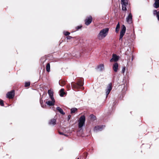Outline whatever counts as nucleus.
Listing matches in <instances>:
<instances>
[{
  "label": "nucleus",
  "instance_id": "obj_1",
  "mask_svg": "<svg viewBox=\"0 0 159 159\" xmlns=\"http://www.w3.org/2000/svg\"><path fill=\"white\" fill-rule=\"evenodd\" d=\"M109 31V28H105L101 30L97 35V38L99 40L104 38L108 35Z\"/></svg>",
  "mask_w": 159,
  "mask_h": 159
},
{
  "label": "nucleus",
  "instance_id": "obj_36",
  "mask_svg": "<svg viewBox=\"0 0 159 159\" xmlns=\"http://www.w3.org/2000/svg\"><path fill=\"white\" fill-rule=\"evenodd\" d=\"M59 83V84H60L61 86H63V85H61L60 84V83Z\"/></svg>",
  "mask_w": 159,
  "mask_h": 159
},
{
  "label": "nucleus",
  "instance_id": "obj_23",
  "mask_svg": "<svg viewBox=\"0 0 159 159\" xmlns=\"http://www.w3.org/2000/svg\"><path fill=\"white\" fill-rule=\"evenodd\" d=\"M77 110V109L75 108H73L71 109V113H73L75 112Z\"/></svg>",
  "mask_w": 159,
  "mask_h": 159
},
{
  "label": "nucleus",
  "instance_id": "obj_22",
  "mask_svg": "<svg viewBox=\"0 0 159 159\" xmlns=\"http://www.w3.org/2000/svg\"><path fill=\"white\" fill-rule=\"evenodd\" d=\"M50 64L49 63H48L47 64L46 66V71L48 72H49L50 71Z\"/></svg>",
  "mask_w": 159,
  "mask_h": 159
},
{
  "label": "nucleus",
  "instance_id": "obj_20",
  "mask_svg": "<svg viewBox=\"0 0 159 159\" xmlns=\"http://www.w3.org/2000/svg\"><path fill=\"white\" fill-rule=\"evenodd\" d=\"M60 95L61 97H63L65 94V93L64 92V89H61L60 91Z\"/></svg>",
  "mask_w": 159,
  "mask_h": 159
},
{
  "label": "nucleus",
  "instance_id": "obj_4",
  "mask_svg": "<svg viewBox=\"0 0 159 159\" xmlns=\"http://www.w3.org/2000/svg\"><path fill=\"white\" fill-rule=\"evenodd\" d=\"M125 31L126 27L124 25H123L122 26V28L120 32L119 38L120 40H122L123 37L125 33Z\"/></svg>",
  "mask_w": 159,
  "mask_h": 159
},
{
  "label": "nucleus",
  "instance_id": "obj_24",
  "mask_svg": "<svg viewBox=\"0 0 159 159\" xmlns=\"http://www.w3.org/2000/svg\"><path fill=\"white\" fill-rule=\"evenodd\" d=\"M90 118L93 120H94L96 119V117L94 115L92 114L90 116Z\"/></svg>",
  "mask_w": 159,
  "mask_h": 159
},
{
  "label": "nucleus",
  "instance_id": "obj_19",
  "mask_svg": "<svg viewBox=\"0 0 159 159\" xmlns=\"http://www.w3.org/2000/svg\"><path fill=\"white\" fill-rule=\"evenodd\" d=\"M153 6L155 8H157L159 7V2L155 1Z\"/></svg>",
  "mask_w": 159,
  "mask_h": 159
},
{
  "label": "nucleus",
  "instance_id": "obj_31",
  "mask_svg": "<svg viewBox=\"0 0 159 159\" xmlns=\"http://www.w3.org/2000/svg\"><path fill=\"white\" fill-rule=\"evenodd\" d=\"M67 39H70L72 38V37L70 36H68L67 37Z\"/></svg>",
  "mask_w": 159,
  "mask_h": 159
},
{
  "label": "nucleus",
  "instance_id": "obj_33",
  "mask_svg": "<svg viewBox=\"0 0 159 159\" xmlns=\"http://www.w3.org/2000/svg\"><path fill=\"white\" fill-rule=\"evenodd\" d=\"M59 134H61V135H65V136H66V135L65 134H64V133L62 132H59Z\"/></svg>",
  "mask_w": 159,
  "mask_h": 159
},
{
  "label": "nucleus",
  "instance_id": "obj_14",
  "mask_svg": "<svg viewBox=\"0 0 159 159\" xmlns=\"http://www.w3.org/2000/svg\"><path fill=\"white\" fill-rule=\"evenodd\" d=\"M97 69H98L100 71H102L104 69V65L102 64H101L97 67Z\"/></svg>",
  "mask_w": 159,
  "mask_h": 159
},
{
  "label": "nucleus",
  "instance_id": "obj_2",
  "mask_svg": "<svg viewBox=\"0 0 159 159\" xmlns=\"http://www.w3.org/2000/svg\"><path fill=\"white\" fill-rule=\"evenodd\" d=\"M85 117L84 116H81L79 118L78 123V127L80 129V130L82 129L83 126L85 125Z\"/></svg>",
  "mask_w": 159,
  "mask_h": 159
},
{
  "label": "nucleus",
  "instance_id": "obj_9",
  "mask_svg": "<svg viewBox=\"0 0 159 159\" xmlns=\"http://www.w3.org/2000/svg\"><path fill=\"white\" fill-rule=\"evenodd\" d=\"M112 89V84L111 83L109 84L108 85L107 87L106 91V95L107 97L109 94L110 91Z\"/></svg>",
  "mask_w": 159,
  "mask_h": 159
},
{
  "label": "nucleus",
  "instance_id": "obj_30",
  "mask_svg": "<svg viewBox=\"0 0 159 159\" xmlns=\"http://www.w3.org/2000/svg\"><path fill=\"white\" fill-rule=\"evenodd\" d=\"M40 103L41 105V107H43V108H45V107H46V106L45 105L44 106V105H43L42 104V102L40 100Z\"/></svg>",
  "mask_w": 159,
  "mask_h": 159
},
{
  "label": "nucleus",
  "instance_id": "obj_7",
  "mask_svg": "<svg viewBox=\"0 0 159 159\" xmlns=\"http://www.w3.org/2000/svg\"><path fill=\"white\" fill-rule=\"evenodd\" d=\"M126 21L129 24H130L132 23V16L131 13H129L128 16L126 17Z\"/></svg>",
  "mask_w": 159,
  "mask_h": 159
},
{
  "label": "nucleus",
  "instance_id": "obj_11",
  "mask_svg": "<svg viewBox=\"0 0 159 159\" xmlns=\"http://www.w3.org/2000/svg\"><path fill=\"white\" fill-rule=\"evenodd\" d=\"M51 101H48L46 102V103L49 106H53L54 105L55 101L54 98H50Z\"/></svg>",
  "mask_w": 159,
  "mask_h": 159
},
{
  "label": "nucleus",
  "instance_id": "obj_5",
  "mask_svg": "<svg viewBox=\"0 0 159 159\" xmlns=\"http://www.w3.org/2000/svg\"><path fill=\"white\" fill-rule=\"evenodd\" d=\"M121 4L122 5V9L123 11H126L127 10L128 2L127 0H121Z\"/></svg>",
  "mask_w": 159,
  "mask_h": 159
},
{
  "label": "nucleus",
  "instance_id": "obj_25",
  "mask_svg": "<svg viewBox=\"0 0 159 159\" xmlns=\"http://www.w3.org/2000/svg\"><path fill=\"white\" fill-rule=\"evenodd\" d=\"M30 85V82H26L25 83V87L29 86Z\"/></svg>",
  "mask_w": 159,
  "mask_h": 159
},
{
  "label": "nucleus",
  "instance_id": "obj_37",
  "mask_svg": "<svg viewBox=\"0 0 159 159\" xmlns=\"http://www.w3.org/2000/svg\"><path fill=\"white\" fill-rule=\"evenodd\" d=\"M77 159H79V158H78Z\"/></svg>",
  "mask_w": 159,
  "mask_h": 159
},
{
  "label": "nucleus",
  "instance_id": "obj_27",
  "mask_svg": "<svg viewBox=\"0 0 159 159\" xmlns=\"http://www.w3.org/2000/svg\"><path fill=\"white\" fill-rule=\"evenodd\" d=\"M0 105L2 106H4V104L3 103V101L1 99H0Z\"/></svg>",
  "mask_w": 159,
  "mask_h": 159
},
{
  "label": "nucleus",
  "instance_id": "obj_21",
  "mask_svg": "<svg viewBox=\"0 0 159 159\" xmlns=\"http://www.w3.org/2000/svg\"><path fill=\"white\" fill-rule=\"evenodd\" d=\"M120 28V25L119 23H118V24L117 25L116 28V33H117L118 32Z\"/></svg>",
  "mask_w": 159,
  "mask_h": 159
},
{
  "label": "nucleus",
  "instance_id": "obj_17",
  "mask_svg": "<svg viewBox=\"0 0 159 159\" xmlns=\"http://www.w3.org/2000/svg\"><path fill=\"white\" fill-rule=\"evenodd\" d=\"M50 125H54L56 124V120L55 119H52L49 122Z\"/></svg>",
  "mask_w": 159,
  "mask_h": 159
},
{
  "label": "nucleus",
  "instance_id": "obj_35",
  "mask_svg": "<svg viewBox=\"0 0 159 159\" xmlns=\"http://www.w3.org/2000/svg\"><path fill=\"white\" fill-rule=\"evenodd\" d=\"M65 84V82H64L63 83V85H64Z\"/></svg>",
  "mask_w": 159,
  "mask_h": 159
},
{
  "label": "nucleus",
  "instance_id": "obj_8",
  "mask_svg": "<svg viewBox=\"0 0 159 159\" xmlns=\"http://www.w3.org/2000/svg\"><path fill=\"white\" fill-rule=\"evenodd\" d=\"M119 59V57L116 54H113L112 56V58L110 59V61L111 62H116Z\"/></svg>",
  "mask_w": 159,
  "mask_h": 159
},
{
  "label": "nucleus",
  "instance_id": "obj_6",
  "mask_svg": "<svg viewBox=\"0 0 159 159\" xmlns=\"http://www.w3.org/2000/svg\"><path fill=\"white\" fill-rule=\"evenodd\" d=\"M15 93L14 90H12L11 91L8 92L7 94V97L11 99L14 96Z\"/></svg>",
  "mask_w": 159,
  "mask_h": 159
},
{
  "label": "nucleus",
  "instance_id": "obj_3",
  "mask_svg": "<svg viewBox=\"0 0 159 159\" xmlns=\"http://www.w3.org/2000/svg\"><path fill=\"white\" fill-rule=\"evenodd\" d=\"M71 84V86L74 88L78 89L83 86V83L82 80H80L77 83H73Z\"/></svg>",
  "mask_w": 159,
  "mask_h": 159
},
{
  "label": "nucleus",
  "instance_id": "obj_29",
  "mask_svg": "<svg viewBox=\"0 0 159 159\" xmlns=\"http://www.w3.org/2000/svg\"><path fill=\"white\" fill-rule=\"evenodd\" d=\"M125 67H124L122 68L121 72L122 73H124L125 70Z\"/></svg>",
  "mask_w": 159,
  "mask_h": 159
},
{
  "label": "nucleus",
  "instance_id": "obj_18",
  "mask_svg": "<svg viewBox=\"0 0 159 159\" xmlns=\"http://www.w3.org/2000/svg\"><path fill=\"white\" fill-rule=\"evenodd\" d=\"M57 110L59 111L61 114L62 115L65 114V113L63 111L62 109L59 107H57L56 108Z\"/></svg>",
  "mask_w": 159,
  "mask_h": 159
},
{
  "label": "nucleus",
  "instance_id": "obj_32",
  "mask_svg": "<svg viewBox=\"0 0 159 159\" xmlns=\"http://www.w3.org/2000/svg\"><path fill=\"white\" fill-rule=\"evenodd\" d=\"M71 116L70 115H69L68 116V120H69Z\"/></svg>",
  "mask_w": 159,
  "mask_h": 159
},
{
  "label": "nucleus",
  "instance_id": "obj_28",
  "mask_svg": "<svg viewBox=\"0 0 159 159\" xmlns=\"http://www.w3.org/2000/svg\"><path fill=\"white\" fill-rule=\"evenodd\" d=\"M82 25H80L79 26H77L76 27V29L77 30H79V29H81L82 28Z\"/></svg>",
  "mask_w": 159,
  "mask_h": 159
},
{
  "label": "nucleus",
  "instance_id": "obj_10",
  "mask_svg": "<svg viewBox=\"0 0 159 159\" xmlns=\"http://www.w3.org/2000/svg\"><path fill=\"white\" fill-rule=\"evenodd\" d=\"M105 126L104 125L97 126H95L94 128V131H101L102 129L104 128Z\"/></svg>",
  "mask_w": 159,
  "mask_h": 159
},
{
  "label": "nucleus",
  "instance_id": "obj_13",
  "mask_svg": "<svg viewBox=\"0 0 159 159\" xmlns=\"http://www.w3.org/2000/svg\"><path fill=\"white\" fill-rule=\"evenodd\" d=\"M119 66L118 64L117 63H115L113 66V69L115 72H116L117 71Z\"/></svg>",
  "mask_w": 159,
  "mask_h": 159
},
{
  "label": "nucleus",
  "instance_id": "obj_12",
  "mask_svg": "<svg viewBox=\"0 0 159 159\" xmlns=\"http://www.w3.org/2000/svg\"><path fill=\"white\" fill-rule=\"evenodd\" d=\"M92 18L91 16H89L85 20V24L87 25H89L92 22Z\"/></svg>",
  "mask_w": 159,
  "mask_h": 159
},
{
  "label": "nucleus",
  "instance_id": "obj_15",
  "mask_svg": "<svg viewBox=\"0 0 159 159\" xmlns=\"http://www.w3.org/2000/svg\"><path fill=\"white\" fill-rule=\"evenodd\" d=\"M48 93L50 98H54L53 97V92L51 90H48Z\"/></svg>",
  "mask_w": 159,
  "mask_h": 159
},
{
  "label": "nucleus",
  "instance_id": "obj_16",
  "mask_svg": "<svg viewBox=\"0 0 159 159\" xmlns=\"http://www.w3.org/2000/svg\"><path fill=\"white\" fill-rule=\"evenodd\" d=\"M153 14L154 15H156L157 19L159 21V11H157V10H154L153 11Z\"/></svg>",
  "mask_w": 159,
  "mask_h": 159
},
{
  "label": "nucleus",
  "instance_id": "obj_26",
  "mask_svg": "<svg viewBox=\"0 0 159 159\" xmlns=\"http://www.w3.org/2000/svg\"><path fill=\"white\" fill-rule=\"evenodd\" d=\"M63 34L67 36L70 34V33L68 31H64Z\"/></svg>",
  "mask_w": 159,
  "mask_h": 159
},
{
  "label": "nucleus",
  "instance_id": "obj_34",
  "mask_svg": "<svg viewBox=\"0 0 159 159\" xmlns=\"http://www.w3.org/2000/svg\"><path fill=\"white\" fill-rule=\"evenodd\" d=\"M155 1L159 2V0H154Z\"/></svg>",
  "mask_w": 159,
  "mask_h": 159
}]
</instances>
